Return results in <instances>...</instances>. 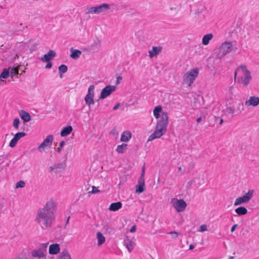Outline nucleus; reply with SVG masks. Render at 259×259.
Instances as JSON below:
<instances>
[{"mask_svg": "<svg viewBox=\"0 0 259 259\" xmlns=\"http://www.w3.org/2000/svg\"><path fill=\"white\" fill-rule=\"evenodd\" d=\"M208 230L207 226L205 224H203L200 226L199 229L197 230L199 232H203L207 231Z\"/></svg>", "mask_w": 259, "mask_h": 259, "instance_id": "obj_38", "label": "nucleus"}, {"mask_svg": "<svg viewBox=\"0 0 259 259\" xmlns=\"http://www.w3.org/2000/svg\"><path fill=\"white\" fill-rule=\"evenodd\" d=\"M233 256H230L229 259H233Z\"/></svg>", "mask_w": 259, "mask_h": 259, "instance_id": "obj_52", "label": "nucleus"}, {"mask_svg": "<svg viewBox=\"0 0 259 259\" xmlns=\"http://www.w3.org/2000/svg\"><path fill=\"white\" fill-rule=\"evenodd\" d=\"M227 110L229 113H230L232 115H233L235 113L234 108L232 107H229L227 108Z\"/></svg>", "mask_w": 259, "mask_h": 259, "instance_id": "obj_41", "label": "nucleus"}, {"mask_svg": "<svg viewBox=\"0 0 259 259\" xmlns=\"http://www.w3.org/2000/svg\"><path fill=\"white\" fill-rule=\"evenodd\" d=\"M56 56V52L54 50H50L46 54H45L41 58L42 62L51 61Z\"/></svg>", "mask_w": 259, "mask_h": 259, "instance_id": "obj_20", "label": "nucleus"}, {"mask_svg": "<svg viewBox=\"0 0 259 259\" xmlns=\"http://www.w3.org/2000/svg\"><path fill=\"white\" fill-rule=\"evenodd\" d=\"M178 169L179 171H182V169L181 166L178 167Z\"/></svg>", "mask_w": 259, "mask_h": 259, "instance_id": "obj_51", "label": "nucleus"}, {"mask_svg": "<svg viewBox=\"0 0 259 259\" xmlns=\"http://www.w3.org/2000/svg\"><path fill=\"white\" fill-rule=\"evenodd\" d=\"M26 135V134L25 132H19L16 133L13 138L10 141L9 146L11 148H14L16 146L18 141L24 137Z\"/></svg>", "mask_w": 259, "mask_h": 259, "instance_id": "obj_15", "label": "nucleus"}, {"mask_svg": "<svg viewBox=\"0 0 259 259\" xmlns=\"http://www.w3.org/2000/svg\"><path fill=\"white\" fill-rule=\"evenodd\" d=\"M223 122V119H221V122H220V123H222Z\"/></svg>", "mask_w": 259, "mask_h": 259, "instance_id": "obj_54", "label": "nucleus"}, {"mask_svg": "<svg viewBox=\"0 0 259 259\" xmlns=\"http://www.w3.org/2000/svg\"><path fill=\"white\" fill-rule=\"evenodd\" d=\"M97 245L101 246L106 242V238L101 232H97L96 233Z\"/></svg>", "mask_w": 259, "mask_h": 259, "instance_id": "obj_25", "label": "nucleus"}, {"mask_svg": "<svg viewBox=\"0 0 259 259\" xmlns=\"http://www.w3.org/2000/svg\"><path fill=\"white\" fill-rule=\"evenodd\" d=\"M99 192V189L96 187L95 186L92 187V190L90 193H93V194H96Z\"/></svg>", "mask_w": 259, "mask_h": 259, "instance_id": "obj_42", "label": "nucleus"}, {"mask_svg": "<svg viewBox=\"0 0 259 259\" xmlns=\"http://www.w3.org/2000/svg\"><path fill=\"white\" fill-rule=\"evenodd\" d=\"M49 243L40 244V247L32 249L30 251V255L33 259L44 258L47 256V248Z\"/></svg>", "mask_w": 259, "mask_h": 259, "instance_id": "obj_8", "label": "nucleus"}, {"mask_svg": "<svg viewBox=\"0 0 259 259\" xmlns=\"http://www.w3.org/2000/svg\"><path fill=\"white\" fill-rule=\"evenodd\" d=\"M153 114L156 119V123L168 126L169 123L168 112L164 111L161 105L156 106L154 108Z\"/></svg>", "mask_w": 259, "mask_h": 259, "instance_id": "obj_3", "label": "nucleus"}, {"mask_svg": "<svg viewBox=\"0 0 259 259\" xmlns=\"http://www.w3.org/2000/svg\"><path fill=\"white\" fill-rule=\"evenodd\" d=\"M254 193V190H249L244 195L236 198L234 203V205L239 206L243 204L248 203L252 198Z\"/></svg>", "mask_w": 259, "mask_h": 259, "instance_id": "obj_11", "label": "nucleus"}, {"mask_svg": "<svg viewBox=\"0 0 259 259\" xmlns=\"http://www.w3.org/2000/svg\"><path fill=\"white\" fill-rule=\"evenodd\" d=\"M167 125L160 124L156 123L153 133L148 137V142L152 141L155 139H159L166 132Z\"/></svg>", "mask_w": 259, "mask_h": 259, "instance_id": "obj_7", "label": "nucleus"}, {"mask_svg": "<svg viewBox=\"0 0 259 259\" xmlns=\"http://www.w3.org/2000/svg\"><path fill=\"white\" fill-rule=\"evenodd\" d=\"M48 252L50 255H58L60 252V245L58 243H54L49 246Z\"/></svg>", "mask_w": 259, "mask_h": 259, "instance_id": "obj_16", "label": "nucleus"}, {"mask_svg": "<svg viewBox=\"0 0 259 259\" xmlns=\"http://www.w3.org/2000/svg\"><path fill=\"white\" fill-rule=\"evenodd\" d=\"M65 142L64 141H61L60 143H59V147L57 148V152L59 153H60L61 152V151L62 150V148L64 147V146L65 145Z\"/></svg>", "mask_w": 259, "mask_h": 259, "instance_id": "obj_39", "label": "nucleus"}, {"mask_svg": "<svg viewBox=\"0 0 259 259\" xmlns=\"http://www.w3.org/2000/svg\"><path fill=\"white\" fill-rule=\"evenodd\" d=\"M241 106H243V104H242V103H240V104H239V106H241Z\"/></svg>", "mask_w": 259, "mask_h": 259, "instance_id": "obj_53", "label": "nucleus"}, {"mask_svg": "<svg viewBox=\"0 0 259 259\" xmlns=\"http://www.w3.org/2000/svg\"><path fill=\"white\" fill-rule=\"evenodd\" d=\"M196 121L198 123L200 122L201 121V117H198L197 118Z\"/></svg>", "mask_w": 259, "mask_h": 259, "instance_id": "obj_49", "label": "nucleus"}, {"mask_svg": "<svg viewBox=\"0 0 259 259\" xmlns=\"http://www.w3.org/2000/svg\"><path fill=\"white\" fill-rule=\"evenodd\" d=\"M194 248V246L192 245V244H191L190 246H189V249H192Z\"/></svg>", "mask_w": 259, "mask_h": 259, "instance_id": "obj_50", "label": "nucleus"}, {"mask_svg": "<svg viewBox=\"0 0 259 259\" xmlns=\"http://www.w3.org/2000/svg\"><path fill=\"white\" fill-rule=\"evenodd\" d=\"M72 127L71 125H68L64 127L61 132V136L64 137L69 135L72 132Z\"/></svg>", "mask_w": 259, "mask_h": 259, "instance_id": "obj_30", "label": "nucleus"}, {"mask_svg": "<svg viewBox=\"0 0 259 259\" xmlns=\"http://www.w3.org/2000/svg\"><path fill=\"white\" fill-rule=\"evenodd\" d=\"M47 64L46 65L45 68L46 69H50L52 67V64L51 61L47 62Z\"/></svg>", "mask_w": 259, "mask_h": 259, "instance_id": "obj_44", "label": "nucleus"}, {"mask_svg": "<svg viewBox=\"0 0 259 259\" xmlns=\"http://www.w3.org/2000/svg\"><path fill=\"white\" fill-rule=\"evenodd\" d=\"M145 167L144 166L142 168V171L141 172V175L139 178H142L143 179H144V175H145Z\"/></svg>", "mask_w": 259, "mask_h": 259, "instance_id": "obj_45", "label": "nucleus"}, {"mask_svg": "<svg viewBox=\"0 0 259 259\" xmlns=\"http://www.w3.org/2000/svg\"><path fill=\"white\" fill-rule=\"evenodd\" d=\"M20 123V119L18 118H15L14 119L13 121V126L15 129L18 130L19 127Z\"/></svg>", "mask_w": 259, "mask_h": 259, "instance_id": "obj_36", "label": "nucleus"}, {"mask_svg": "<svg viewBox=\"0 0 259 259\" xmlns=\"http://www.w3.org/2000/svg\"><path fill=\"white\" fill-rule=\"evenodd\" d=\"M245 104L247 106L256 107L259 105V97L255 96H251L245 102Z\"/></svg>", "mask_w": 259, "mask_h": 259, "instance_id": "obj_17", "label": "nucleus"}, {"mask_svg": "<svg viewBox=\"0 0 259 259\" xmlns=\"http://www.w3.org/2000/svg\"><path fill=\"white\" fill-rule=\"evenodd\" d=\"M132 138V133L129 131L123 132L121 135L120 141L122 142H127Z\"/></svg>", "mask_w": 259, "mask_h": 259, "instance_id": "obj_24", "label": "nucleus"}, {"mask_svg": "<svg viewBox=\"0 0 259 259\" xmlns=\"http://www.w3.org/2000/svg\"><path fill=\"white\" fill-rule=\"evenodd\" d=\"M95 87L94 85H90L88 89L87 93L84 98L85 103L89 108H91V106L95 104Z\"/></svg>", "mask_w": 259, "mask_h": 259, "instance_id": "obj_12", "label": "nucleus"}, {"mask_svg": "<svg viewBox=\"0 0 259 259\" xmlns=\"http://www.w3.org/2000/svg\"><path fill=\"white\" fill-rule=\"evenodd\" d=\"M112 5L103 3L101 5L88 8L86 13L88 14H99L101 13L107 12L111 8Z\"/></svg>", "mask_w": 259, "mask_h": 259, "instance_id": "obj_9", "label": "nucleus"}, {"mask_svg": "<svg viewBox=\"0 0 259 259\" xmlns=\"http://www.w3.org/2000/svg\"><path fill=\"white\" fill-rule=\"evenodd\" d=\"M118 79H121V77H119H119H118Z\"/></svg>", "mask_w": 259, "mask_h": 259, "instance_id": "obj_55", "label": "nucleus"}, {"mask_svg": "<svg viewBox=\"0 0 259 259\" xmlns=\"http://www.w3.org/2000/svg\"><path fill=\"white\" fill-rule=\"evenodd\" d=\"M237 227H238V225H237V224H235V225H234L232 227V228H231V231L232 232H234V231L236 230V229L237 228Z\"/></svg>", "mask_w": 259, "mask_h": 259, "instance_id": "obj_46", "label": "nucleus"}, {"mask_svg": "<svg viewBox=\"0 0 259 259\" xmlns=\"http://www.w3.org/2000/svg\"><path fill=\"white\" fill-rule=\"evenodd\" d=\"M199 74L198 68L189 69L183 75L182 84L186 87H190L194 83Z\"/></svg>", "mask_w": 259, "mask_h": 259, "instance_id": "obj_5", "label": "nucleus"}, {"mask_svg": "<svg viewBox=\"0 0 259 259\" xmlns=\"http://www.w3.org/2000/svg\"><path fill=\"white\" fill-rule=\"evenodd\" d=\"M235 212L238 215H243L247 213L248 210L247 208L244 206H239L235 209Z\"/></svg>", "mask_w": 259, "mask_h": 259, "instance_id": "obj_31", "label": "nucleus"}, {"mask_svg": "<svg viewBox=\"0 0 259 259\" xmlns=\"http://www.w3.org/2000/svg\"><path fill=\"white\" fill-rule=\"evenodd\" d=\"M127 145L125 143L119 145L117 146L116 151L119 154L124 153L127 150Z\"/></svg>", "mask_w": 259, "mask_h": 259, "instance_id": "obj_32", "label": "nucleus"}, {"mask_svg": "<svg viewBox=\"0 0 259 259\" xmlns=\"http://www.w3.org/2000/svg\"><path fill=\"white\" fill-rule=\"evenodd\" d=\"M233 50V44L229 41L223 42L213 53V56L218 59H222Z\"/></svg>", "mask_w": 259, "mask_h": 259, "instance_id": "obj_6", "label": "nucleus"}, {"mask_svg": "<svg viewBox=\"0 0 259 259\" xmlns=\"http://www.w3.org/2000/svg\"><path fill=\"white\" fill-rule=\"evenodd\" d=\"M170 204L177 212L184 211L187 206L186 202L184 199H179L177 197L170 199Z\"/></svg>", "mask_w": 259, "mask_h": 259, "instance_id": "obj_10", "label": "nucleus"}, {"mask_svg": "<svg viewBox=\"0 0 259 259\" xmlns=\"http://www.w3.org/2000/svg\"><path fill=\"white\" fill-rule=\"evenodd\" d=\"M67 71V67L65 65H61L59 67V72L60 77H62L63 73Z\"/></svg>", "mask_w": 259, "mask_h": 259, "instance_id": "obj_34", "label": "nucleus"}, {"mask_svg": "<svg viewBox=\"0 0 259 259\" xmlns=\"http://www.w3.org/2000/svg\"><path fill=\"white\" fill-rule=\"evenodd\" d=\"M235 98V95H234L232 93H229L226 96V99L228 101H230V104H231L233 102Z\"/></svg>", "mask_w": 259, "mask_h": 259, "instance_id": "obj_35", "label": "nucleus"}, {"mask_svg": "<svg viewBox=\"0 0 259 259\" xmlns=\"http://www.w3.org/2000/svg\"><path fill=\"white\" fill-rule=\"evenodd\" d=\"M124 245L130 253L132 251L136 246V243L131 239H127L124 240Z\"/></svg>", "mask_w": 259, "mask_h": 259, "instance_id": "obj_21", "label": "nucleus"}, {"mask_svg": "<svg viewBox=\"0 0 259 259\" xmlns=\"http://www.w3.org/2000/svg\"><path fill=\"white\" fill-rule=\"evenodd\" d=\"M213 37V35L211 33H207L205 34L202 38V44L204 46H206L209 44L210 41L212 40Z\"/></svg>", "mask_w": 259, "mask_h": 259, "instance_id": "obj_27", "label": "nucleus"}, {"mask_svg": "<svg viewBox=\"0 0 259 259\" xmlns=\"http://www.w3.org/2000/svg\"><path fill=\"white\" fill-rule=\"evenodd\" d=\"M122 207V203L120 202H117L111 203L109 207V210L112 211H116L120 209Z\"/></svg>", "mask_w": 259, "mask_h": 259, "instance_id": "obj_29", "label": "nucleus"}, {"mask_svg": "<svg viewBox=\"0 0 259 259\" xmlns=\"http://www.w3.org/2000/svg\"><path fill=\"white\" fill-rule=\"evenodd\" d=\"M119 106H120V104L119 103L117 104L116 105H115L113 107V110H116V109H117L119 108Z\"/></svg>", "mask_w": 259, "mask_h": 259, "instance_id": "obj_48", "label": "nucleus"}, {"mask_svg": "<svg viewBox=\"0 0 259 259\" xmlns=\"http://www.w3.org/2000/svg\"><path fill=\"white\" fill-rule=\"evenodd\" d=\"M136 229H137V226H136V225H135L133 226L130 229V232L134 233L135 232H136Z\"/></svg>", "mask_w": 259, "mask_h": 259, "instance_id": "obj_43", "label": "nucleus"}, {"mask_svg": "<svg viewBox=\"0 0 259 259\" xmlns=\"http://www.w3.org/2000/svg\"><path fill=\"white\" fill-rule=\"evenodd\" d=\"M145 189V180L142 178H139L138 184L136 185V192L138 193H141Z\"/></svg>", "mask_w": 259, "mask_h": 259, "instance_id": "obj_19", "label": "nucleus"}, {"mask_svg": "<svg viewBox=\"0 0 259 259\" xmlns=\"http://www.w3.org/2000/svg\"><path fill=\"white\" fill-rule=\"evenodd\" d=\"M54 141V137L51 135H48L42 142L38 146L37 150L40 153L45 152L51 148Z\"/></svg>", "mask_w": 259, "mask_h": 259, "instance_id": "obj_13", "label": "nucleus"}, {"mask_svg": "<svg viewBox=\"0 0 259 259\" xmlns=\"http://www.w3.org/2000/svg\"><path fill=\"white\" fill-rule=\"evenodd\" d=\"M56 259H73L71 254L68 250H62Z\"/></svg>", "mask_w": 259, "mask_h": 259, "instance_id": "obj_22", "label": "nucleus"}, {"mask_svg": "<svg viewBox=\"0 0 259 259\" xmlns=\"http://www.w3.org/2000/svg\"><path fill=\"white\" fill-rule=\"evenodd\" d=\"M56 207V203L51 199L37 211L34 221L41 229L47 230L51 227L55 220Z\"/></svg>", "mask_w": 259, "mask_h": 259, "instance_id": "obj_1", "label": "nucleus"}, {"mask_svg": "<svg viewBox=\"0 0 259 259\" xmlns=\"http://www.w3.org/2000/svg\"><path fill=\"white\" fill-rule=\"evenodd\" d=\"M9 70V75H11V77H13L18 74L19 72V67H9V69H7Z\"/></svg>", "mask_w": 259, "mask_h": 259, "instance_id": "obj_33", "label": "nucleus"}, {"mask_svg": "<svg viewBox=\"0 0 259 259\" xmlns=\"http://www.w3.org/2000/svg\"><path fill=\"white\" fill-rule=\"evenodd\" d=\"M19 115L20 118L26 122H29L31 120L30 114L24 110H21L19 111Z\"/></svg>", "mask_w": 259, "mask_h": 259, "instance_id": "obj_23", "label": "nucleus"}, {"mask_svg": "<svg viewBox=\"0 0 259 259\" xmlns=\"http://www.w3.org/2000/svg\"><path fill=\"white\" fill-rule=\"evenodd\" d=\"M168 234L171 235V238L173 239L177 238L179 236V233L176 231H171L169 232Z\"/></svg>", "mask_w": 259, "mask_h": 259, "instance_id": "obj_40", "label": "nucleus"}, {"mask_svg": "<svg viewBox=\"0 0 259 259\" xmlns=\"http://www.w3.org/2000/svg\"><path fill=\"white\" fill-rule=\"evenodd\" d=\"M237 77L238 83L244 87H247L252 79L250 71L244 65H242L236 68L234 73L235 79Z\"/></svg>", "mask_w": 259, "mask_h": 259, "instance_id": "obj_2", "label": "nucleus"}, {"mask_svg": "<svg viewBox=\"0 0 259 259\" xmlns=\"http://www.w3.org/2000/svg\"><path fill=\"white\" fill-rule=\"evenodd\" d=\"M153 114L156 119V123L168 126L169 123L168 112L164 111L161 105L156 106L154 108Z\"/></svg>", "mask_w": 259, "mask_h": 259, "instance_id": "obj_4", "label": "nucleus"}, {"mask_svg": "<svg viewBox=\"0 0 259 259\" xmlns=\"http://www.w3.org/2000/svg\"><path fill=\"white\" fill-rule=\"evenodd\" d=\"M9 77V70L4 69L0 74V84L5 83L6 79Z\"/></svg>", "mask_w": 259, "mask_h": 259, "instance_id": "obj_26", "label": "nucleus"}, {"mask_svg": "<svg viewBox=\"0 0 259 259\" xmlns=\"http://www.w3.org/2000/svg\"><path fill=\"white\" fill-rule=\"evenodd\" d=\"M14 259H27V258L25 256H19Z\"/></svg>", "mask_w": 259, "mask_h": 259, "instance_id": "obj_47", "label": "nucleus"}, {"mask_svg": "<svg viewBox=\"0 0 259 259\" xmlns=\"http://www.w3.org/2000/svg\"><path fill=\"white\" fill-rule=\"evenodd\" d=\"M116 87L115 85H109L106 86L102 90L99 96V99H104L109 97L112 92L116 90Z\"/></svg>", "mask_w": 259, "mask_h": 259, "instance_id": "obj_14", "label": "nucleus"}, {"mask_svg": "<svg viewBox=\"0 0 259 259\" xmlns=\"http://www.w3.org/2000/svg\"><path fill=\"white\" fill-rule=\"evenodd\" d=\"M70 57L73 59H77L81 55V52L80 51L74 49L73 48L70 49Z\"/></svg>", "mask_w": 259, "mask_h": 259, "instance_id": "obj_28", "label": "nucleus"}, {"mask_svg": "<svg viewBox=\"0 0 259 259\" xmlns=\"http://www.w3.org/2000/svg\"><path fill=\"white\" fill-rule=\"evenodd\" d=\"M162 51V47L160 46L153 47L152 49L149 50V56L150 58H153L157 56Z\"/></svg>", "mask_w": 259, "mask_h": 259, "instance_id": "obj_18", "label": "nucleus"}, {"mask_svg": "<svg viewBox=\"0 0 259 259\" xmlns=\"http://www.w3.org/2000/svg\"><path fill=\"white\" fill-rule=\"evenodd\" d=\"M25 186V183L23 181H19L15 184V189L23 188Z\"/></svg>", "mask_w": 259, "mask_h": 259, "instance_id": "obj_37", "label": "nucleus"}]
</instances>
